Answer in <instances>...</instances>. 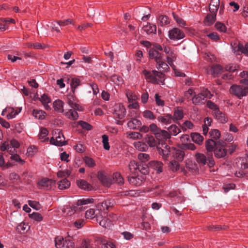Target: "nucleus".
<instances>
[{
  "label": "nucleus",
  "instance_id": "1",
  "mask_svg": "<svg viewBox=\"0 0 248 248\" xmlns=\"http://www.w3.org/2000/svg\"><path fill=\"white\" fill-rule=\"evenodd\" d=\"M218 143V140L215 141L213 139H208L205 141V146L207 151L206 155L208 157V166L209 168H212L215 165L213 152Z\"/></svg>",
  "mask_w": 248,
  "mask_h": 248
},
{
  "label": "nucleus",
  "instance_id": "2",
  "mask_svg": "<svg viewBox=\"0 0 248 248\" xmlns=\"http://www.w3.org/2000/svg\"><path fill=\"white\" fill-rule=\"evenodd\" d=\"M227 145V142L223 140H218V143L213 152L216 158L226 159L228 158Z\"/></svg>",
  "mask_w": 248,
  "mask_h": 248
},
{
  "label": "nucleus",
  "instance_id": "3",
  "mask_svg": "<svg viewBox=\"0 0 248 248\" xmlns=\"http://www.w3.org/2000/svg\"><path fill=\"white\" fill-rule=\"evenodd\" d=\"M129 169L131 170V167L135 170H138L141 174L146 175L149 173V164H146L143 162H137L135 160H132L129 164Z\"/></svg>",
  "mask_w": 248,
  "mask_h": 248
},
{
  "label": "nucleus",
  "instance_id": "4",
  "mask_svg": "<svg viewBox=\"0 0 248 248\" xmlns=\"http://www.w3.org/2000/svg\"><path fill=\"white\" fill-rule=\"evenodd\" d=\"M230 93L239 99L246 96L248 94V87H244L242 85L233 84L229 90Z\"/></svg>",
  "mask_w": 248,
  "mask_h": 248
},
{
  "label": "nucleus",
  "instance_id": "5",
  "mask_svg": "<svg viewBox=\"0 0 248 248\" xmlns=\"http://www.w3.org/2000/svg\"><path fill=\"white\" fill-rule=\"evenodd\" d=\"M78 206L76 205V203L71 205L70 204L66 205L62 208V212L65 213L67 216H71L75 213L80 212L83 210L82 207H78Z\"/></svg>",
  "mask_w": 248,
  "mask_h": 248
},
{
  "label": "nucleus",
  "instance_id": "6",
  "mask_svg": "<svg viewBox=\"0 0 248 248\" xmlns=\"http://www.w3.org/2000/svg\"><path fill=\"white\" fill-rule=\"evenodd\" d=\"M169 37L171 40H179L184 38L185 35L179 28H174L169 31Z\"/></svg>",
  "mask_w": 248,
  "mask_h": 248
},
{
  "label": "nucleus",
  "instance_id": "7",
  "mask_svg": "<svg viewBox=\"0 0 248 248\" xmlns=\"http://www.w3.org/2000/svg\"><path fill=\"white\" fill-rule=\"evenodd\" d=\"M113 114L116 115L117 118L122 119L126 114V109L122 103H118L115 105Z\"/></svg>",
  "mask_w": 248,
  "mask_h": 248
},
{
  "label": "nucleus",
  "instance_id": "8",
  "mask_svg": "<svg viewBox=\"0 0 248 248\" xmlns=\"http://www.w3.org/2000/svg\"><path fill=\"white\" fill-rule=\"evenodd\" d=\"M149 58L150 59H154L156 63L164 61V54L159 52L155 48H150L149 51Z\"/></svg>",
  "mask_w": 248,
  "mask_h": 248
},
{
  "label": "nucleus",
  "instance_id": "9",
  "mask_svg": "<svg viewBox=\"0 0 248 248\" xmlns=\"http://www.w3.org/2000/svg\"><path fill=\"white\" fill-rule=\"evenodd\" d=\"M127 178L129 183L130 184L135 186H140L145 181L146 179V178L144 177L141 176L140 178H139L138 176H128Z\"/></svg>",
  "mask_w": 248,
  "mask_h": 248
},
{
  "label": "nucleus",
  "instance_id": "10",
  "mask_svg": "<svg viewBox=\"0 0 248 248\" xmlns=\"http://www.w3.org/2000/svg\"><path fill=\"white\" fill-rule=\"evenodd\" d=\"M76 183L79 188L85 191H90L94 189L92 185L83 179L77 180Z\"/></svg>",
  "mask_w": 248,
  "mask_h": 248
},
{
  "label": "nucleus",
  "instance_id": "11",
  "mask_svg": "<svg viewBox=\"0 0 248 248\" xmlns=\"http://www.w3.org/2000/svg\"><path fill=\"white\" fill-rule=\"evenodd\" d=\"M103 13H101L100 11L91 9L90 10L89 16L91 17L93 21L96 22H103Z\"/></svg>",
  "mask_w": 248,
  "mask_h": 248
},
{
  "label": "nucleus",
  "instance_id": "12",
  "mask_svg": "<svg viewBox=\"0 0 248 248\" xmlns=\"http://www.w3.org/2000/svg\"><path fill=\"white\" fill-rule=\"evenodd\" d=\"M195 157L197 162L200 165L204 166L206 164L208 165V157L204 154L200 153H197L195 155Z\"/></svg>",
  "mask_w": 248,
  "mask_h": 248
},
{
  "label": "nucleus",
  "instance_id": "13",
  "mask_svg": "<svg viewBox=\"0 0 248 248\" xmlns=\"http://www.w3.org/2000/svg\"><path fill=\"white\" fill-rule=\"evenodd\" d=\"M172 154L173 156L177 160V161L182 162L184 160L185 153L184 151L177 149L175 147H172Z\"/></svg>",
  "mask_w": 248,
  "mask_h": 248
},
{
  "label": "nucleus",
  "instance_id": "14",
  "mask_svg": "<svg viewBox=\"0 0 248 248\" xmlns=\"http://www.w3.org/2000/svg\"><path fill=\"white\" fill-rule=\"evenodd\" d=\"M148 164L150 168L156 170L157 173L159 174L162 172L163 164L161 161L156 160L151 161L148 163Z\"/></svg>",
  "mask_w": 248,
  "mask_h": 248
},
{
  "label": "nucleus",
  "instance_id": "15",
  "mask_svg": "<svg viewBox=\"0 0 248 248\" xmlns=\"http://www.w3.org/2000/svg\"><path fill=\"white\" fill-rule=\"evenodd\" d=\"M217 13H210L207 14L205 17L203 23L208 26L212 25L216 20Z\"/></svg>",
  "mask_w": 248,
  "mask_h": 248
},
{
  "label": "nucleus",
  "instance_id": "16",
  "mask_svg": "<svg viewBox=\"0 0 248 248\" xmlns=\"http://www.w3.org/2000/svg\"><path fill=\"white\" fill-rule=\"evenodd\" d=\"M214 116L220 123L225 124L228 121V118L226 114L221 112L219 109L217 112H214Z\"/></svg>",
  "mask_w": 248,
  "mask_h": 248
},
{
  "label": "nucleus",
  "instance_id": "17",
  "mask_svg": "<svg viewBox=\"0 0 248 248\" xmlns=\"http://www.w3.org/2000/svg\"><path fill=\"white\" fill-rule=\"evenodd\" d=\"M141 122L140 121L132 118L127 123V126L131 129H138L141 125Z\"/></svg>",
  "mask_w": 248,
  "mask_h": 248
},
{
  "label": "nucleus",
  "instance_id": "18",
  "mask_svg": "<svg viewBox=\"0 0 248 248\" xmlns=\"http://www.w3.org/2000/svg\"><path fill=\"white\" fill-rule=\"evenodd\" d=\"M186 167L189 171L194 172H199L197 164L191 160H187L186 162Z\"/></svg>",
  "mask_w": 248,
  "mask_h": 248
},
{
  "label": "nucleus",
  "instance_id": "19",
  "mask_svg": "<svg viewBox=\"0 0 248 248\" xmlns=\"http://www.w3.org/2000/svg\"><path fill=\"white\" fill-rule=\"evenodd\" d=\"M184 117V112L182 109L179 110L178 108H175L172 120L174 123H177V121L182 120ZM180 124L179 123H178Z\"/></svg>",
  "mask_w": 248,
  "mask_h": 248
},
{
  "label": "nucleus",
  "instance_id": "20",
  "mask_svg": "<svg viewBox=\"0 0 248 248\" xmlns=\"http://www.w3.org/2000/svg\"><path fill=\"white\" fill-rule=\"evenodd\" d=\"M192 140L196 144L201 145L204 140L203 137L199 133L192 132L190 134Z\"/></svg>",
  "mask_w": 248,
  "mask_h": 248
},
{
  "label": "nucleus",
  "instance_id": "21",
  "mask_svg": "<svg viewBox=\"0 0 248 248\" xmlns=\"http://www.w3.org/2000/svg\"><path fill=\"white\" fill-rule=\"evenodd\" d=\"M220 4L219 0H211L209 5V11L210 13H217Z\"/></svg>",
  "mask_w": 248,
  "mask_h": 248
},
{
  "label": "nucleus",
  "instance_id": "22",
  "mask_svg": "<svg viewBox=\"0 0 248 248\" xmlns=\"http://www.w3.org/2000/svg\"><path fill=\"white\" fill-rule=\"evenodd\" d=\"M48 131L47 128L41 127L40 128V132L38 135V138L40 140H43V142H46L48 141V138L46 137L48 134Z\"/></svg>",
  "mask_w": 248,
  "mask_h": 248
},
{
  "label": "nucleus",
  "instance_id": "23",
  "mask_svg": "<svg viewBox=\"0 0 248 248\" xmlns=\"http://www.w3.org/2000/svg\"><path fill=\"white\" fill-rule=\"evenodd\" d=\"M143 30L147 34L156 33V26L155 24H152L147 22V25L143 27Z\"/></svg>",
  "mask_w": 248,
  "mask_h": 248
},
{
  "label": "nucleus",
  "instance_id": "24",
  "mask_svg": "<svg viewBox=\"0 0 248 248\" xmlns=\"http://www.w3.org/2000/svg\"><path fill=\"white\" fill-rule=\"evenodd\" d=\"M63 105L64 102L62 100L58 99L53 102V107L56 111L63 112L64 111Z\"/></svg>",
  "mask_w": 248,
  "mask_h": 248
},
{
  "label": "nucleus",
  "instance_id": "25",
  "mask_svg": "<svg viewBox=\"0 0 248 248\" xmlns=\"http://www.w3.org/2000/svg\"><path fill=\"white\" fill-rule=\"evenodd\" d=\"M172 116L170 114H166L164 116H159L157 117L159 122L165 124L171 123Z\"/></svg>",
  "mask_w": 248,
  "mask_h": 248
},
{
  "label": "nucleus",
  "instance_id": "26",
  "mask_svg": "<svg viewBox=\"0 0 248 248\" xmlns=\"http://www.w3.org/2000/svg\"><path fill=\"white\" fill-rule=\"evenodd\" d=\"M223 70V67L219 64H214L211 67V71L212 72V75L216 77L217 76L218 74L221 73V72Z\"/></svg>",
  "mask_w": 248,
  "mask_h": 248
},
{
  "label": "nucleus",
  "instance_id": "27",
  "mask_svg": "<svg viewBox=\"0 0 248 248\" xmlns=\"http://www.w3.org/2000/svg\"><path fill=\"white\" fill-rule=\"evenodd\" d=\"M81 85V81L79 78H72L71 82H70V86L71 89V91L74 94L75 92L76 89L79 85Z\"/></svg>",
  "mask_w": 248,
  "mask_h": 248
},
{
  "label": "nucleus",
  "instance_id": "28",
  "mask_svg": "<svg viewBox=\"0 0 248 248\" xmlns=\"http://www.w3.org/2000/svg\"><path fill=\"white\" fill-rule=\"evenodd\" d=\"M204 100V98L203 97L202 94H201V93L195 94L192 98V103L195 105H198L200 104H204V103L202 102Z\"/></svg>",
  "mask_w": 248,
  "mask_h": 248
},
{
  "label": "nucleus",
  "instance_id": "29",
  "mask_svg": "<svg viewBox=\"0 0 248 248\" xmlns=\"http://www.w3.org/2000/svg\"><path fill=\"white\" fill-rule=\"evenodd\" d=\"M157 149L159 154L162 155V158L164 160H167L169 155L172 154L171 150H165L158 146H157Z\"/></svg>",
  "mask_w": 248,
  "mask_h": 248
},
{
  "label": "nucleus",
  "instance_id": "30",
  "mask_svg": "<svg viewBox=\"0 0 248 248\" xmlns=\"http://www.w3.org/2000/svg\"><path fill=\"white\" fill-rule=\"evenodd\" d=\"M209 134L211 138V139H213L215 141L220 140L219 139L221 137V133L218 129H211Z\"/></svg>",
  "mask_w": 248,
  "mask_h": 248
},
{
  "label": "nucleus",
  "instance_id": "31",
  "mask_svg": "<svg viewBox=\"0 0 248 248\" xmlns=\"http://www.w3.org/2000/svg\"><path fill=\"white\" fill-rule=\"evenodd\" d=\"M101 219L99 221V224L105 228H109L112 224V221L108 218L101 217Z\"/></svg>",
  "mask_w": 248,
  "mask_h": 248
},
{
  "label": "nucleus",
  "instance_id": "32",
  "mask_svg": "<svg viewBox=\"0 0 248 248\" xmlns=\"http://www.w3.org/2000/svg\"><path fill=\"white\" fill-rule=\"evenodd\" d=\"M168 166L170 170L173 172L177 171L179 170L180 167V165L179 162L175 160H173L170 161L169 162Z\"/></svg>",
  "mask_w": 248,
  "mask_h": 248
},
{
  "label": "nucleus",
  "instance_id": "33",
  "mask_svg": "<svg viewBox=\"0 0 248 248\" xmlns=\"http://www.w3.org/2000/svg\"><path fill=\"white\" fill-rule=\"evenodd\" d=\"M145 142L148 143L150 147H154L157 145V142L153 136L147 134L145 138Z\"/></svg>",
  "mask_w": 248,
  "mask_h": 248
},
{
  "label": "nucleus",
  "instance_id": "34",
  "mask_svg": "<svg viewBox=\"0 0 248 248\" xmlns=\"http://www.w3.org/2000/svg\"><path fill=\"white\" fill-rule=\"evenodd\" d=\"M170 23L169 18L168 16L161 15L158 18L157 24L160 26L167 25Z\"/></svg>",
  "mask_w": 248,
  "mask_h": 248
},
{
  "label": "nucleus",
  "instance_id": "35",
  "mask_svg": "<svg viewBox=\"0 0 248 248\" xmlns=\"http://www.w3.org/2000/svg\"><path fill=\"white\" fill-rule=\"evenodd\" d=\"M46 113L41 110H38L34 109L32 111V115L36 118L40 120H43L45 118V115Z\"/></svg>",
  "mask_w": 248,
  "mask_h": 248
},
{
  "label": "nucleus",
  "instance_id": "36",
  "mask_svg": "<svg viewBox=\"0 0 248 248\" xmlns=\"http://www.w3.org/2000/svg\"><path fill=\"white\" fill-rule=\"evenodd\" d=\"M55 247L56 248H63L65 245V241L62 236H57L55 238Z\"/></svg>",
  "mask_w": 248,
  "mask_h": 248
},
{
  "label": "nucleus",
  "instance_id": "37",
  "mask_svg": "<svg viewBox=\"0 0 248 248\" xmlns=\"http://www.w3.org/2000/svg\"><path fill=\"white\" fill-rule=\"evenodd\" d=\"M113 181L118 185L123 184L124 179L120 172H116L113 174Z\"/></svg>",
  "mask_w": 248,
  "mask_h": 248
},
{
  "label": "nucleus",
  "instance_id": "38",
  "mask_svg": "<svg viewBox=\"0 0 248 248\" xmlns=\"http://www.w3.org/2000/svg\"><path fill=\"white\" fill-rule=\"evenodd\" d=\"M70 186V182L66 178H64L59 181V188L61 190L68 188Z\"/></svg>",
  "mask_w": 248,
  "mask_h": 248
},
{
  "label": "nucleus",
  "instance_id": "39",
  "mask_svg": "<svg viewBox=\"0 0 248 248\" xmlns=\"http://www.w3.org/2000/svg\"><path fill=\"white\" fill-rule=\"evenodd\" d=\"M29 228L28 224L25 223H22L19 224L16 227V231L19 232L20 233H24L27 232Z\"/></svg>",
  "mask_w": 248,
  "mask_h": 248
},
{
  "label": "nucleus",
  "instance_id": "40",
  "mask_svg": "<svg viewBox=\"0 0 248 248\" xmlns=\"http://www.w3.org/2000/svg\"><path fill=\"white\" fill-rule=\"evenodd\" d=\"M168 130L169 131L170 134H172L174 136H176L181 132V129L175 124L171 125L168 128Z\"/></svg>",
  "mask_w": 248,
  "mask_h": 248
},
{
  "label": "nucleus",
  "instance_id": "41",
  "mask_svg": "<svg viewBox=\"0 0 248 248\" xmlns=\"http://www.w3.org/2000/svg\"><path fill=\"white\" fill-rule=\"evenodd\" d=\"M29 217L30 218L38 222H40L43 219V217L42 215L37 212H33L32 214H29Z\"/></svg>",
  "mask_w": 248,
  "mask_h": 248
},
{
  "label": "nucleus",
  "instance_id": "42",
  "mask_svg": "<svg viewBox=\"0 0 248 248\" xmlns=\"http://www.w3.org/2000/svg\"><path fill=\"white\" fill-rule=\"evenodd\" d=\"M94 202V199L93 198H88V199H83L81 200H78L76 202L77 206H81L83 205H85L88 203H93Z\"/></svg>",
  "mask_w": 248,
  "mask_h": 248
},
{
  "label": "nucleus",
  "instance_id": "43",
  "mask_svg": "<svg viewBox=\"0 0 248 248\" xmlns=\"http://www.w3.org/2000/svg\"><path fill=\"white\" fill-rule=\"evenodd\" d=\"M168 196L171 198L176 197L178 199V201L180 203H182L185 201L184 196H179L177 191L173 190L169 192Z\"/></svg>",
  "mask_w": 248,
  "mask_h": 248
},
{
  "label": "nucleus",
  "instance_id": "44",
  "mask_svg": "<svg viewBox=\"0 0 248 248\" xmlns=\"http://www.w3.org/2000/svg\"><path fill=\"white\" fill-rule=\"evenodd\" d=\"M83 160L85 164L90 168L94 167L95 165V161L93 160V158L89 157L88 156H85L83 158Z\"/></svg>",
  "mask_w": 248,
  "mask_h": 248
},
{
  "label": "nucleus",
  "instance_id": "45",
  "mask_svg": "<svg viewBox=\"0 0 248 248\" xmlns=\"http://www.w3.org/2000/svg\"><path fill=\"white\" fill-rule=\"evenodd\" d=\"M78 124L83 129L88 131L91 130L93 128V126L91 124L83 121H79Z\"/></svg>",
  "mask_w": 248,
  "mask_h": 248
},
{
  "label": "nucleus",
  "instance_id": "46",
  "mask_svg": "<svg viewBox=\"0 0 248 248\" xmlns=\"http://www.w3.org/2000/svg\"><path fill=\"white\" fill-rule=\"evenodd\" d=\"M156 64V68L157 69L162 68V71L164 72H167L170 70V67L168 66V65L165 62V60L161 61V62H159L158 63Z\"/></svg>",
  "mask_w": 248,
  "mask_h": 248
},
{
  "label": "nucleus",
  "instance_id": "47",
  "mask_svg": "<svg viewBox=\"0 0 248 248\" xmlns=\"http://www.w3.org/2000/svg\"><path fill=\"white\" fill-rule=\"evenodd\" d=\"M215 28L218 31L222 32H226L227 27L225 24L221 22L217 21L215 25Z\"/></svg>",
  "mask_w": 248,
  "mask_h": 248
},
{
  "label": "nucleus",
  "instance_id": "48",
  "mask_svg": "<svg viewBox=\"0 0 248 248\" xmlns=\"http://www.w3.org/2000/svg\"><path fill=\"white\" fill-rule=\"evenodd\" d=\"M102 138L104 149L108 151L110 149V146L108 142V136L107 135H103L102 136Z\"/></svg>",
  "mask_w": 248,
  "mask_h": 248
},
{
  "label": "nucleus",
  "instance_id": "49",
  "mask_svg": "<svg viewBox=\"0 0 248 248\" xmlns=\"http://www.w3.org/2000/svg\"><path fill=\"white\" fill-rule=\"evenodd\" d=\"M43 105L48 104L51 102V99L48 95L46 93H44L41 95V98H38Z\"/></svg>",
  "mask_w": 248,
  "mask_h": 248
},
{
  "label": "nucleus",
  "instance_id": "50",
  "mask_svg": "<svg viewBox=\"0 0 248 248\" xmlns=\"http://www.w3.org/2000/svg\"><path fill=\"white\" fill-rule=\"evenodd\" d=\"M73 20L71 18H68L63 20L56 21V23L60 26H65L69 24H74Z\"/></svg>",
  "mask_w": 248,
  "mask_h": 248
},
{
  "label": "nucleus",
  "instance_id": "51",
  "mask_svg": "<svg viewBox=\"0 0 248 248\" xmlns=\"http://www.w3.org/2000/svg\"><path fill=\"white\" fill-rule=\"evenodd\" d=\"M60 140L57 141L54 137H51L50 140V143L57 146H62L67 144L68 141L64 140L63 142H60Z\"/></svg>",
  "mask_w": 248,
  "mask_h": 248
},
{
  "label": "nucleus",
  "instance_id": "52",
  "mask_svg": "<svg viewBox=\"0 0 248 248\" xmlns=\"http://www.w3.org/2000/svg\"><path fill=\"white\" fill-rule=\"evenodd\" d=\"M28 204L30 206L36 210H39L41 208V205L39 202L29 200L28 201Z\"/></svg>",
  "mask_w": 248,
  "mask_h": 248
},
{
  "label": "nucleus",
  "instance_id": "53",
  "mask_svg": "<svg viewBox=\"0 0 248 248\" xmlns=\"http://www.w3.org/2000/svg\"><path fill=\"white\" fill-rule=\"evenodd\" d=\"M172 15L177 23L179 24L181 27H184L186 25V21L182 18L179 17V16L176 15L174 12L172 13Z\"/></svg>",
  "mask_w": 248,
  "mask_h": 248
},
{
  "label": "nucleus",
  "instance_id": "54",
  "mask_svg": "<svg viewBox=\"0 0 248 248\" xmlns=\"http://www.w3.org/2000/svg\"><path fill=\"white\" fill-rule=\"evenodd\" d=\"M237 51H240L242 53L248 55V44H246L244 46L243 44L239 43L238 45Z\"/></svg>",
  "mask_w": 248,
  "mask_h": 248
},
{
  "label": "nucleus",
  "instance_id": "55",
  "mask_svg": "<svg viewBox=\"0 0 248 248\" xmlns=\"http://www.w3.org/2000/svg\"><path fill=\"white\" fill-rule=\"evenodd\" d=\"M206 106L210 109L214 110V112H217L219 109L218 106L210 100L207 101Z\"/></svg>",
  "mask_w": 248,
  "mask_h": 248
},
{
  "label": "nucleus",
  "instance_id": "56",
  "mask_svg": "<svg viewBox=\"0 0 248 248\" xmlns=\"http://www.w3.org/2000/svg\"><path fill=\"white\" fill-rule=\"evenodd\" d=\"M135 147L140 151H146L148 149L147 145L143 142H139L135 145Z\"/></svg>",
  "mask_w": 248,
  "mask_h": 248
},
{
  "label": "nucleus",
  "instance_id": "57",
  "mask_svg": "<svg viewBox=\"0 0 248 248\" xmlns=\"http://www.w3.org/2000/svg\"><path fill=\"white\" fill-rule=\"evenodd\" d=\"M143 116L144 118L149 119L150 120L155 119V116L153 112L149 110H145L143 112Z\"/></svg>",
  "mask_w": 248,
  "mask_h": 248
},
{
  "label": "nucleus",
  "instance_id": "58",
  "mask_svg": "<svg viewBox=\"0 0 248 248\" xmlns=\"http://www.w3.org/2000/svg\"><path fill=\"white\" fill-rule=\"evenodd\" d=\"M140 229L143 230L149 231L151 229L150 224L148 222L142 221L138 227Z\"/></svg>",
  "mask_w": 248,
  "mask_h": 248
},
{
  "label": "nucleus",
  "instance_id": "59",
  "mask_svg": "<svg viewBox=\"0 0 248 248\" xmlns=\"http://www.w3.org/2000/svg\"><path fill=\"white\" fill-rule=\"evenodd\" d=\"M138 158L140 160L139 162H146L150 159L149 155L145 153H140L138 155Z\"/></svg>",
  "mask_w": 248,
  "mask_h": 248
},
{
  "label": "nucleus",
  "instance_id": "60",
  "mask_svg": "<svg viewBox=\"0 0 248 248\" xmlns=\"http://www.w3.org/2000/svg\"><path fill=\"white\" fill-rule=\"evenodd\" d=\"M85 217L87 218L93 219L95 217V210L91 208L86 211Z\"/></svg>",
  "mask_w": 248,
  "mask_h": 248
},
{
  "label": "nucleus",
  "instance_id": "61",
  "mask_svg": "<svg viewBox=\"0 0 248 248\" xmlns=\"http://www.w3.org/2000/svg\"><path fill=\"white\" fill-rule=\"evenodd\" d=\"M74 148L77 152L79 153H83L86 150V146L80 143L74 146Z\"/></svg>",
  "mask_w": 248,
  "mask_h": 248
},
{
  "label": "nucleus",
  "instance_id": "62",
  "mask_svg": "<svg viewBox=\"0 0 248 248\" xmlns=\"http://www.w3.org/2000/svg\"><path fill=\"white\" fill-rule=\"evenodd\" d=\"M160 132H161V134H162V140H164L165 141L167 139H170L171 138L170 133V132H168L167 131L161 129Z\"/></svg>",
  "mask_w": 248,
  "mask_h": 248
},
{
  "label": "nucleus",
  "instance_id": "63",
  "mask_svg": "<svg viewBox=\"0 0 248 248\" xmlns=\"http://www.w3.org/2000/svg\"><path fill=\"white\" fill-rule=\"evenodd\" d=\"M236 186L234 183L228 184L224 185L223 187V189L225 192H228L231 189H234L235 188Z\"/></svg>",
  "mask_w": 248,
  "mask_h": 248
},
{
  "label": "nucleus",
  "instance_id": "64",
  "mask_svg": "<svg viewBox=\"0 0 248 248\" xmlns=\"http://www.w3.org/2000/svg\"><path fill=\"white\" fill-rule=\"evenodd\" d=\"M75 246V243L72 240L69 239H65L64 248H74Z\"/></svg>",
  "mask_w": 248,
  "mask_h": 248
}]
</instances>
